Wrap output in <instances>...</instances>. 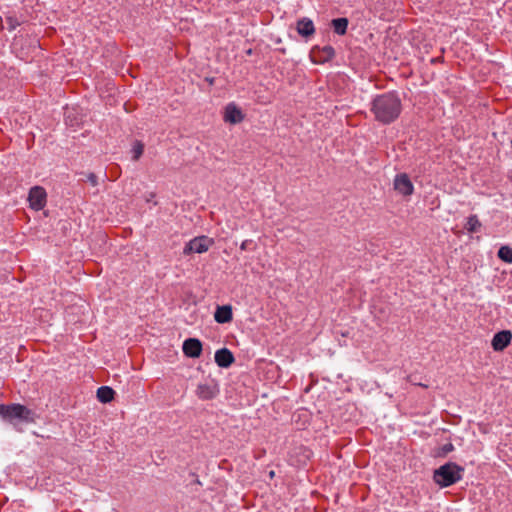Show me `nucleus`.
Returning <instances> with one entry per match:
<instances>
[{
  "mask_svg": "<svg viewBox=\"0 0 512 512\" xmlns=\"http://www.w3.org/2000/svg\"><path fill=\"white\" fill-rule=\"evenodd\" d=\"M402 104L395 92L377 95L371 102V112L375 119L382 124L394 122L400 115Z\"/></svg>",
  "mask_w": 512,
  "mask_h": 512,
  "instance_id": "f257e3e1",
  "label": "nucleus"
},
{
  "mask_svg": "<svg viewBox=\"0 0 512 512\" xmlns=\"http://www.w3.org/2000/svg\"><path fill=\"white\" fill-rule=\"evenodd\" d=\"M268 36L270 37L271 42L275 45H278L281 42V39L275 34H268Z\"/></svg>",
  "mask_w": 512,
  "mask_h": 512,
  "instance_id": "4be33fe9",
  "label": "nucleus"
},
{
  "mask_svg": "<svg viewBox=\"0 0 512 512\" xmlns=\"http://www.w3.org/2000/svg\"><path fill=\"white\" fill-rule=\"evenodd\" d=\"M296 32H315L313 21L307 17L299 19L296 25Z\"/></svg>",
  "mask_w": 512,
  "mask_h": 512,
  "instance_id": "2eb2a0df",
  "label": "nucleus"
},
{
  "mask_svg": "<svg viewBox=\"0 0 512 512\" xmlns=\"http://www.w3.org/2000/svg\"><path fill=\"white\" fill-rule=\"evenodd\" d=\"M244 119V115L239 107L234 103H229L225 107L224 120L226 122L237 124Z\"/></svg>",
  "mask_w": 512,
  "mask_h": 512,
  "instance_id": "9d476101",
  "label": "nucleus"
},
{
  "mask_svg": "<svg viewBox=\"0 0 512 512\" xmlns=\"http://www.w3.org/2000/svg\"><path fill=\"white\" fill-rule=\"evenodd\" d=\"M393 186L394 189L403 196H410L414 191V186L406 173L397 174Z\"/></svg>",
  "mask_w": 512,
  "mask_h": 512,
  "instance_id": "423d86ee",
  "label": "nucleus"
},
{
  "mask_svg": "<svg viewBox=\"0 0 512 512\" xmlns=\"http://www.w3.org/2000/svg\"><path fill=\"white\" fill-rule=\"evenodd\" d=\"M453 448H454L453 445L451 443H449V444L444 445L443 451L445 453H448V452H451L453 450Z\"/></svg>",
  "mask_w": 512,
  "mask_h": 512,
  "instance_id": "5701e85b",
  "label": "nucleus"
},
{
  "mask_svg": "<svg viewBox=\"0 0 512 512\" xmlns=\"http://www.w3.org/2000/svg\"><path fill=\"white\" fill-rule=\"evenodd\" d=\"M197 396L202 400L215 398L219 393L218 385L215 382L199 384L197 387Z\"/></svg>",
  "mask_w": 512,
  "mask_h": 512,
  "instance_id": "6e6552de",
  "label": "nucleus"
},
{
  "mask_svg": "<svg viewBox=\"0 0 512 512\" xmlns=\"http://www.w3.org/2000/svg\"><path fill=\"white\" fill-rule=\"evenodd\" d=\"M114 390L109 386H101L97 390V398L101 403H109L114 398Z\"/></svg>",
  "mask_w": 512,
  "mask_h": 512,
  "instance_id": "4468645a",
  "label": "nucleus"
},
{
  "mask_svg": "<svg viewBox=\"0 0 512 512\" xmlns=\"http://www.w3.org/2000/svg\"><path fill=\"white\" fill-rule=\"evenodd\" d=\"M234 360L232 352L227 348H221L215 352V362L219 367L228 368Z\"/></svg>",
  "mask_w": 512,
  "mask_h": 512,
  "instance_id": "f8f14e48",
  "label": "nucleus"
},
{
  "mask_svg": "<svg viewBox=\"0 0 512 512\" xmlns=\"http://www.w3.org/2000/svg\"><path fill=\"white\" fill-rule=\"evenodd\" d=\"M87 181L92 185L96 186L98 184L97 176L94 173H89L87 175Z\"/></svg>",
  "mask_w": 512,
  "mask_h": 512,
  "instance_id": "aec40b11",
  "label": "nucleus"
},
{
  "mask_svg": "<svg viewBox=\"0 0 512 512\" xmlns=\"http://www.w3.org/2000/svg\"><path fill=\"white\" fill-rule=\"evenodd\" d=\"M247 243H248V241L246 240V241H244V242L241 244V249H242V250H245V249H246V247H247Z\"/></svg>",
  "mask_w": 512,
  "mask_h": 512,
  "instance_id": "393cba45",
  "label": "nucleus"
},
{
  "mask_svg": "<svg viewBox=\"0 0 512 512\" xmlns=\"http://www.w3.org/2000/svg\"><path fill=\"white\" fill-rule=\"evenodd\" d=\"M497 256L503 262L512 263V247L509 246H501L498 250Z\"/></svg>",
  "mask_w": 512,
  "mask_h": 512,
  "instance_id": "a211bd4d",
  "label": "nucleus"
},
{
  "mask_svg": "<svg viewBox=\"0 0 512 512\" xmlns=\"http://www.w3.org/2000/svg\"><path fill=\"white\" fill-rule=\"evenodd\" d=\"M276 49H278V50H280V51H282V52H284V51H285V49H284V48H281V47H276Z\"/></svg>",
  "mask_w": 512,
  "mask_h": 512,
  "instance_id": "bb28decb",
  "label": "nucleus"
},
{
  "mask_svg": "<svg viewBox=\"0 0 512 512\" xmlns=\"http://www.w3.org/2000/svg\"><path fill=\"white\" fill-rule=\"evenodd\" d=\"M464 468L448 462L434 471L433 479L441 487H448L462 479Z\"/></svg>",
  "mask_w": 512,
  "mask_h": 512,
  "instance_id": "f03ea898",
  "label": "nucleus"
},
{
  "mask_svg": "<svg viewBox=\"0 0 512 512\" xmlns=\"http://www.w3.org/2000/svg\"><path fill=\"white\" fill-rule=\"evenodd\" d=\"M46 191L40 186H34L30 189L28 200L30 207L34 210H41L46 204Z\"/></svg>",
  "mask_w": 512,
  "mask_h": 512,
  "instance_id": "39448f33",
  "label": "nucleus"
},
{
  "mask_svg": "<svg viewBox=\"0 0 512 512\" xmlns=\"http://www.w3.org/2000/svg\"><path fill=\"white\" fill-rule=\"evenodd\" d=\"M334 56V49L331 46H324L323 48L313 49L311 52V59L315 63H324L329 61Z\"/></svg>",
  "mask_w": 512,
  "mask_h": 512,
  "instance_id": "9b49d317",
  "label": "nucleus"
},
{
  "mask_svg": "<svg viewBox=\"0 0 512 512\" xmlns=\"http://www.w3.org/2000/svg\"><path fill=\"white\" fill-rule=\"evenodd\" d=\"M330 25L333 28V32H346L348 19L345 17L336 18L331 20Z\"/></svg>",
  "mask_w": 512,
  "mask_h": 512,
  "instance_id": "dca6fc26",
  "label": "nucleus"
},
{
  "mask_svg": "<svg viewBox=\"0 0 512 512\" xmlns=\"http://www.w3.org/2000/svg\"><path fill=\"white\" fill-rule=\"evenodd\" d=\"M273 476H274V472H273V471H271V472H270V477H273Z\"/></svg>",
  "mask_w": 512,
  "mask_h": 512,
  "instance_id": "cd10ccee",
  "label": "nucleus"
},
{
  "mask_svg": "<svg viewBox=\"0 0 512 512\" xmlns=\"http://www.w3.org/2000/svg\"><path fill=\"white\" fill-rule=\"evenodd\" d=\"M233 318L232 308L230 305H223L217 307L214 319L217 323L224 324L229 323Z\"/></svg>",
  "mask_w": 512,
  "mask_h": 512,
  "instance_id": "ddd939ff",
  "label": "nucleus"
},
{
  "mask_svg": "<svg viewBox=\"0 0 512 512\" xmlns=\"http://www.w3.org/2000/svg\"><path fill=\"white\" fill-rule=\"evenodd\" d=\"M213 244L214 240L208 236L195 237L185 245L183 253L185 255H189L191 253L201 254L206 252Z\"/></svg>",
  "mask_w": 512,
  "mask_h": 512,
  "instance_id": "20e7f679",
  "label": "nucleus"
},
{
  "mask_svg": "<svg viewBox=\"0 0 512 512\" xmlns=\"http://www.w3.org/2000/svg\"><path fill=\"white\" fill-rule=\"evenodd\" d=\"M301 35L304 36L306 38V40H307L308 37L311 36L312 34L305 33V34H301Z\"/></svg>",
  "mask_w": 512,
  "mask_h": 512,
  "instance_id": "a878e982",
  "label": "nucleus"
},
{
  "mask_svg": "<svg viewBox=\"0 0 512 512\" xmlns=\"http://www.w3.org/2000/svg\"><path fill=\"white\" fill-rule=\"evenodd\" d=\"M512 334L508 330L497 332L492 339V347L495 351L504 350L511 342Z\"/></svg>",
  "mask_w": 512,
  "mask_h": 512,
  "instance_id": "1a4fd4ad",
  "label": "nucleus"
},
{
  "mask_svg": "<svg viewBox=\"0 0 512 512\" xmlns=\"http://www.w3.org/2000/svg\"><path fill=\"white\" fill-rule=\"evenodd\" d=\"M481 227V223L476 215H471L468 217L467 222L465 224V229L470 233L477 232Z\"/></svg>",
  "mask_w": 512,
  "mask_h": 512,
  "instance_id": "f3484780",
  "label": "nucleus"
},
{
  "mask_svg": "<svg viewBox=\"0 0 512 512\" xmlns=\"http://www.w3.org/2000/svg\"><path fill=\"white\" fill-rule=\"evenodd\" d=\"M0 416L12 424L17 420L26 423L34 422V413L21 404L0 405Z\"/></svg>",
  "mask_w": 512,
  "mask_h": 512,
  "instance_id": "7ed1b4c3",
  "label": "nucleus"
},
{
  "mask_svg": "<svg viewBox=\"0 0 512 512\" xmlns=\"http://www.w3.org/2000/svg\"><path fill=\"white\" fill-rule=\"evenodd\" d=\"M7 28L9 30H14L16 29L18 23L16 21H14L12 18H7Z\"/></svg>",
  "mask_w": 512,
  "mask_h": 512,
  "instance_id": "412c9836",
  "label": "nucleus"
},
{
  "mask_svg": "<svg viewBox=\"0 0 512 512\" xmlns=\"http://www.w3.org/2000/svg\"><path fill=\"white\" fill-rule=\"evenodd\" d=\"M22 36H23V35H22V34H20L19 36H15V37H14V40H13V45H14V46H16V45L18 44V42H20V41H21Z\"/></svg>",
  "mask_w": 512,
  "mask_h": 512,
  "instance_id": "b1692460",
  "label": "nucleus"
},
{
  "mask_svg": "<svg viewBox=\"0 0 512 512\" xmlns=\"http://www.w3.org/2000/svg\"><path fill=\"white\" fill-rule=\"evenodd\" d=\"M143 151H144V145L140 142V141H136L134 144H133V147H132V159L133 160H138L142 154H143Z\"/></svg>",
  "mask_w": 512,
  "mask_h": 512,
  "instance_id": "6ab92c4d",
  "label": "nucleus"
},
{
  "mask_svg": "<svg viewBox=\"0 0 512 512\" xmlns=\"http://www.w3.org/2000/svg\"><path fill=\"white\" fill-rule=\"evenodd\" d=\"M183 353L190 358H198L202 353V343L197 338H188L183 342Z\"/></svg>",
  "mask_w": 512,
  "mask_h": 512,
  "instance_id": "0eeeda50",
  "label": "nucleus"
}]
</instances>
